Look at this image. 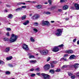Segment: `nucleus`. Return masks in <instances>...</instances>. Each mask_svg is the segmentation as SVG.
<instances>
[{
	"label": "nucleus",
	"mask_w": 79,
	"mask_h": 79,
	"mask_svg": "<svg viewBox=\"0 0 79 79\" xmlns=\"http://www.w3.org/2000/svg\"><path fill=\"white\" fill-rule=\"evenodd\" d=\"M18 35H15L14 34H12L11 35V36L9 40V41L10 43H13L14 42H16L18 39Z\"/></svg>",
	"instance_id": "f257e3e1"
},
{
	"label": "nucleus",
	"mask_w": 79,
	"mask_h": 79,
	"mask_svg": "<svg viewBox=\"0 0 79 79\" xmlns=\"http://www.w3.org/2000/svg\"><path fill=\"white\" fill-rule=\"evenodd\" d=\"M64 46L63 44H62L61 45H60V48H63Z\"/></svg>",
	"instance_id": "a19ab883"
},
{
	"label": "nucleus",
	"mask_w": 79,
	"mask_h": 79,
	"mask_svg": "<svg viewBox=\"0 0 79 79\" xmlns=\"http://www.w3.org/2000/svg\"><path fill=\"white\" fill-rule=\"evenodd\" d=\"M40 53L43 55H47L48 53V50L47 49H44L40 51Z\"/></svg>",
	"instance_id": "7ed1b4c3"
},
{
	"label": "nucleus",
	"mask_w": 79,
	"mask_h": 79,
	"mask_svg": "<svg viewBox=\"0 0 79 79\" xmlns=\"http://www.w3.org/2000/svg\"><path fill=\"white\" fill-rule=\"evenodd\" d=\"M50 64H47L44 66V69L45 70H48V69H50Z\"/></svg>",
	"instance_id": "6e6552de"
},
{
	"label": "nucleus",
	"mask_w": 79,
	"mask_h": 79,
	"mask_svg": "<svg viewBox=\"0 0 79 79\" xmlns=\"http://www.w3.org/2000/svg\"><path fill=\"white\" fill-rule=\"evenodd\" d=\"M49 72L52 74H54L55 71H54V70L53 69H51L50 70Z\"/></svg>",
	"instance_id": "b1692460"
},
{
	"label": "nucleus",
	"mask_w": 79,
	"mask_h": 79,
	"mask_svg": "<svg viewBox=\"0 0 79 79\" xmlns=\"http://www.w3.org/2000/svg\"><path fill=\"white\" fill-rule=\"evenodd\" d=\"M67 0H60V2L61 3H64V2H65Z\"/></svg>",
	"instance_id": "473e14b6"
},
{
	"label": "nucleus",
	"mask_w": 79,
	"mask_h": 79,
	"mask_svg": "<svg viewBox=\"0 0 79 79\" xmlns=\"http://www.w3.org/2000/svg\"><path fill=\"white\" fill-rule=\"evenodd\" d=\"M41 75L43 77L44 79H49L50 77L49 75L45 73H42Z\"/></svg>",
	"instance_id": "20e7f679"
},
{
	"label": "nucleus",
	"mask_w": 79,
	"mask_h": 79,
	"mask_svg": "<svg viewBox=\"0 0 79 79\" xmlns=\"http://www.w3.org/2000/svg\"><path fill=\"white\" fill-rule=\"evenodd\" d=\"M36 75H37L38 76H40V73H36Z\"/></svg>",
	"instance_id": "5fc2aeb1"
},
{
	"label": "nucleus",
	"mask_w": 79,
	"mask_h": 79,
	"mask_svg": "<svg viewBox=\"0 0 79 79\" xmlns=\"http://www.w3.org/2000/svg\"><path fill=\"white\" fill-rule=\"evenodd\" d=\"M79 64L77 63L75 64L73 66H74V68H75V69H77L78 68H79Z\"/></svg>",
	"instance_id": "2eb2a0df"
},
{
	"label": "nucleus",
	"mask_w": 79,
	"mask_h": 79,
	"mask_svg": "<svg viewBox=\"0 0 79 79\" xmlns=\"http://www.w3.org/2000/svg\"><path fill=\"white\" fill-rule=\"evenodd\" d=\"M71 77L72 79H74L76 78V76L75 75L72 76Z\"/></svg>",
	"instance_id": "bb28decb"
},
{
	"label": "nucleus",
	"mask_w": 79,
	"mask_h": 79,
	"mask_svg": "<svg viewBox=\"0 0 79 79\" xmlns=\"http://www.w3.org/2000/svg\"><path fill=\"white\" fill-rule=\"evenodd\" d=\"M26 17H27V16H26V15H24L23 16H22L21 18V19L22 20H23L24 19H26Z\"/></svg>",
	"instance_id": "412c9836"
},
{
	"label": "nucleus",
	"mask_w": 79,
	"mask_h": 79,
	"mask_svg": "<svg viewBox=\"0 0 79 79\" xmlns=\"http://www.w3.org/2000/svg\"><path fill=\"white\" fill-rule=\"evenodd\" d=\"M77 75V77H79V73H77L76 74Z\"/></svg>",
	"instance_id": "6e6d98bb"
},
{
	"label": "nucleus",
	"mask_w": 79,
	"mask_h": 79,
	"mask_svg": "<svg viewBox=\"0 0 79 79\" xmlns=\"http://www.w3.org/2000/svg\"><path fill=\"white\" fill-rule=\"evenodd\" d=\"M30 40L31 41V42H34V39H33V38L32 37H31V38Z\"/></svg>",
	"instance_id": "f704fd0d"
},
{
	"label": "nucleus",
	"mask_w": 79,
	"mask_h": 79,
	"mask_svg": "<svg viewBox=\"0 0 79 79\" xmlns=\"http://www.w3.org/2000/svg\"><path fill=\"white\" fill-rule=\"evenodd\" d=\"M5 73L6 74H8V75L10 74V72H9V71H7Z\"/></svg>",
	"instance_id": "7c9ffc66"
},
{
	"label": "nucleus",
	"mask_w": 79,
	"mask_h": 79,
	"mask_svg": "<svg viewBox=\"0 0 79 79\" xmlns=\"http://www.w3.org/2000/svg\"><path fill=\"white\" fill-rule=\"evenodd\" d=\"M29 62L30 63L34 64L35 63H37V61L35 60H30L29 61Z\"/></svg>",
	"instance_id": "f3484780"
},
{
	"label": "nucleus",
	"mask_w": 79,
	"mask_h": 79,
	"mask_svg": "<svg viewBox=\"0 0 79 79\" xmlns=\"http://www.w3.org/2000/svg\"><path fill=\"white\" fill-rule=\"evenodd\" d=\"M6 35L7 36H10V35L9 34V33L8 32L6 34Z\"/></svg>",
	"instance_id": "603ef678"
},
{
	"label": "nucleus",
	"mask_w": 79,
	"mask_h": 79,
	"mask_svg": "<svg viewBox=\"0 0 79 79\" xmlns=\"http://www.w3.org/2000/svg\"><path fill=\"white\" fill-rule=\"evenodd\" d=\"M40 17V15L37 14L34 15L32 17V18L33 19H34L35 20V19H39V17Z\"/></svg>",
	"instance_id": "39448f33"
},
{
	"label": "nucleus",
	"mask_w": 79,
	"mask_h": 79,
	"mask_svg": "<svg viewBox=\"0 0 79 79\" xmlns=\"http://www.w3.org/2000/svg\"><path fill=\"white\" fill-rule=\"evenodd\" d=\"M58 47H60V45L58 46H54L52 50V51L54 52H58L59 51Z\"/></svg>",
	"instance_id": "423d86ee"
},
{
	"label": "nucleus",
	"mask_w": 79,
	"mask_h": 79,
	"mask_svg": "<svg viewBox=\"0 0 79 79\" xmlns=\"http://www.w3.org/2000/svg\"><path fill=\"white\" fill-rule=\"evenodd\" d=\"M52 64H56V61H54L53 62V63H52Z\"/></svg>",
	"instance_id": "8fccbe9b"
},
{
	"label": "nucleus",
	"mask_w": 79,
	"mask_h": 79,
	"mask_svg": "<svg viewBox=\"0 0 79 79\" xmlns=\"http://www.w3.org/2000/svg\"><path fill=\"white\" fill-rule=\"evenodd\" d=\"M68 56V54H65L64 55V57H66L67 56Z\"/></svg>",
	"instance_id": "de8ad7c7"
},
{
	"label": "nucleus",
	"mask_w": 79,
	"mask_h": 79,
	"mask_svg": "<svg viewBox=\"0 0 79 79\" xmlns=\"http://www.w3.org/2000/svg\"><path fill=\"white\" fill-rule=\"evenodd\" d=\"M34 69H30L31 71H34Z\"/></svg>",
	"instance_id": "4d7b16f0"
},
{
	"label": "nucleus",
	"mask_w": 79,
	"mask_h": 79,
	"mask_svg": "<svg viewBox=\"0 0 79 79\" xmlns=\"http://www.w3.org/2000/svg\"><path fill=\"white\" fill-rule=\"evenodd\" d=\"M60 61H63L64 60H66V59H64V58H62V59H61L60 60Z\"/></svg>",
	"instance_id": "a18cd8bd"
},
{
	"label": "nucleus",
	"mask_w": 79,
	"mask_h": 79,
	"mask_svg": "<svg viewBox=\"0 0 79 79\" xmlns=\"http://www.w3.org/2000/svg\"><path fill=\"white\" fill-rule=\"evenodd\" d=\"M29 16H32V14H30L29 15Z\"/></svg>",
	"instance_id": "338daca9"
},
{
	"label": "nucleus",
	"mask_w": 79,
	"mask_h": 79,
	"mask_svg": "<svg viewBox=\"0 0 79 79\" xmlns=\"http://www.w3.org/2000/svg\"><path fill=\"white\" fill-rule=\"evenodd\" d=\"M23 49L25 50H29V47H28V45L26 44H23L22 47Z\"/></svg>",
	"instance_id": "0eeeda50"
},
{
	"label": "nucleus",
	"mask_w": 79,
	"mask_h": 79,
	"mask_svg": "<svg viewBox=\"0 0 79 79\" xmlns=\"http://www.w3.org/2000/svg\"><path fill=\"white\" fill-rule=\"evenodd\" d=\"M33 25L34 26H39V23L37 22L34 23H33Z\"/></svg>",
	"instance_id": "a878e982"
},
{
	"label": "nucleus",
	"mask_w": 79,
	"mask_h": 79,
	"mask_svg": "<svg viewBox=\"0 0 79 79\" xmlns=\"http://www.w3.org/2000/svg\"><path fill=\"white\" fill-rule=\"evenodd\" d=\"M56 8V6H53L52 7L50 8V10L51 11H52V10H55Z\"/></svg>",
	"instance_id": "393cba45"
},
{
	"label": "nucleus",
	"mask_w": 79,
	"mask_h": 79,
	"mask_svg": "<svg viewBox=\"0 0 79 79\" xmlns=\"http://www.w3.org/2000/svg\"><path fill=\"white\" fill-rule=\"evenodd\" d=\"M6 31H11V29L10 28H6Z\"/></svg>",
	"instance_id": "4c0bfd02"
},
{
	"label": "nucleus",
	"mask_w": 79,
	"mask_h": 79,
	"mask_svg": "<svg viewBox=\"0 0 79 79\" xmlns=\"http://www.w3.org/2000/svg\"><path fill=\"white\" fill-rule=\"evenodd\" d=\"M27 6H21V7L17 8V9L15 10L16 11H18L19 10H22V8H26Z\"/></svg>",
	"instance_id": "1a4fd4ad"
},
{
	"label": "nucleus",
	"mask_w": 79,
	"mask_h": 79,
	"mask_svg": "<svg viewBox=\"0 0 79 79\" xmlns=\"http://www.w3.org/2000/svg\"><path fill=\"white\" fill-rule=\"evenodd\" d=\"M10 67H11V68H12V67H13V65H12V64H9Z\"/></svg>",
	"instance_id": "09e8293b"
},
{
	"label": "nucleus",
	"mask_w": 79,
	"mask_h": 79,
	"mask_svg": "<svg viewBox=\"0 0 79 79\" xmlns=\"http://www.w3.org/2000/svg\"><path fill=\"white\" fill-rule=\"evenodd\" d=\"M4 12H6V13H7V12H8V10H4Z\"/></svg>",
	"instance_id": "bf43d9fd"
},
{
	"label": "nucleus",
	"mask_w": 79,
	"mask_h": 79,
	"mask_svg": "<svg viewBox=\"0 0 79 79\" xmlns=\"http://www.w3.org/2000/svg\"><path fill=\"white\" fill-rule=\"evenodd\" d=\"M36 7H37L38 9H40L41 8H42V5H38L36 6Z\"/></svg>",
	"instance_id": "4be33fe9"
},
{
	"label": "nucleus",
	"mask_w": 79,
	"mask_h": 79,
	"mask_svg": "<svg viewBox=\"0 0 79 79\" xmlns=\"http://www.w3.org/2000/svg\"><path fill=\"white\" fill-rule=\"evenodd\" d=\"M29 58H34V56L33 55H31L29 56Z\"/></svg>",
	"instance_id": "2f4dec72"
},
{
	"label": "nucleus",
	"mask_w": 79,
	"mask_h": 79,
	"mask_svg": "<svg viewBox=\"0 0 79 79\" xmlns=\"http://www.w3.org/2000/svg\"><path fill=\"white\" fill-rule=\"evenodd\" d=\"M41 24L43 26H50L51 25V24H50L49 22L47 21H44V20L41 21Z\"/></svg>",
	"instance_id": "f03ea898"
},
{
	"label": "nucleus",
	"mask_w": 79,
	"mask_h": 79,
	"mask_svg": "<svg viewBox=\"0 0 79 79\" xmlns=\"http://www.w3.org/2000/svg\"><path fill=\"white\" fill-rule=\"evenodd\" d=\"M77 45H79V40H78L77 41Z\"/></svg>",
	"instance_id": "e2e57ef3"
},
{
	"label": "nucleus",
	"mask_w": 79,
	"mask_h": 79,
	"mask_svg": "<svg viewBox=\"0 0 79 79\" xmlns=\"http://www.w3.org/2000/svg\"><path fill=\"white\" fill-rule=\"evenodd\" d=\"M45 14H46V15H50L51 14V13L50 12L48 11L46 12Z\"/></svg>",
	"instance_id": "72a5a7b5"
},
{
	"label": "nucleus",
	"mask_w": 79,
	"mask_h": 79,
	"mask_svg": "<svg viewBox=\"0 0 79 79\" xmlns=\"http://www.w3.org/2000/svg\"><path fill=\"white\" fill-rule=\"evenodd\" d=\"M4 40L5 42H6V41L8 40V38H4Z\"/></svg>",
	"instance_id": "cd10ccee"
},
{
	"label": "nucleus",
	"mask_w": 79,
	"mask_h": 79,
	"mask_svg": "<svg viewBox=\"0 0 79 79\" xmlns=\"http://www.w3.org/2000/svg\"><path fill=\"white\" fill-rule=\"evenodd\" d=\"M22 4H23V5H26V3L22 2Z\"/></svg>",
	"instance_id": "69168bd1"
},
{
	"label": "nucleus",
	"mask_w": 79,
	"mask_h": 79,
	"mask_svg": "<svg viewBox=\"0 0 79 79\" xmlns=\"http://www.w3.org/2000/svg\"><path fill=\"white\" fill-rule=\"evenodd\" d=\"M48 2L49 3L50 5H52V1L51 0H48Z\"/></svg>",
	"instance_id": "58836bf2"
},
{
	"label": "nucleus",
	"mask_w": 79,
	"mask_h": 79,
	"mask_svg": "<svg viewBox=\"0 0 79 79\" xmlns=\"http://www.w3.org/2000/svg\"><path fill=\"white\" fill-rule=\"evenodd\" d=\"M66 53H69V54H71L73 53V51L72 50H67L65 51Z\"/></svg>",
	"instance_id": "f8f14e48"
},
{
	"label": "nucleus",
	"mask_w": 79,
	"mask_h": 79,
	"mask_svg": "<svg viewBox=\"0 0 79 79\" xmlns=\"http://www.w3.org/2000/svg\"><path fill=\"white\" fill-rule=\"evenodd\" d=\"M13 15L11 14H9L8 15V18H9L10 19H12L13 18Z\"/></svg>",
	"instance_id": "a211bd4d"
},
{
	"label": "nucleus",
	"mask_w": 79,
	"mask_h": 79,
	"mask_svg": "<svg viewBox=\"0 0 79 79\" xmlns=\"http://www.w3.org/2000/svg\"><path fill=\"white\" fill-rule=\"evenodd\" d=\"M35 76V74L34 73H32L31 75V77H34Z\"/></svg>",
	"instance_id": "e433bc0d"
},
{
	"label": "nucleus",
	"mask_w": 79,
	"mask_h": 79,
	"mask_svg": "<svg viewBox=\"0 0 79 79\" xmlns=\"http://www.w3.org/2000/svg\"><path fill=\"white\" fill-rule=\"evenodd\" d=\"M21 4H22V2H19L18 3H17V5H21Z\"/></svg>",
	"instance_id": "864d4df0"
},
{
	"label": "nucleus",
	"mask_w": 79,
	"mask_h": 79,
	"mask_svg": "<svg viewBox=\"0 0 79 79\" xmlns=\"http://www.w3.org/2000/svg\"><path fill=\"white\" fill-rule=\"evenodd\" d=\"M76 58V56L74 55H72L71 56L69 57V60H71L72 59H74Z\"/></svg>",
	"instance_id": "dca6fc26"
},
{
	"label": "nucleus",
	"mask_w": 79,
	"mask_h": 79,
	"mask_svg": "<svg viewBox=\"0 0 79 79\" xmlns=\"http://www.w3.org/2000/svg\"><path fill=\"white\" fill-rule=\"evenodd\" d=\"M6 7H8V8H10V7H11V6L10 5L6 4Z\"/></svg>",
	"instance_id": "79ce46f5"
},
{
	"label": "nucleus",
	"mask_w": 79,
	"mask_h": 79,
	"mask_svg": "<svg viewBox=\"0 0 79 79\" xmlns=\"http://www.w3.org/2000/svg\"><path fill=\"white\" fill-rule=\"evenodd\" d=\"M33 31H35V32H37V31H38V30L35 28H34L33 29Z\"/></svg>",
	"instance_id": "37998d69"
},
{
	"label": "nucleus",
	"mask_w": 79,
	"mask_h": 79,
	"mask_svg": "<svg viewBox=\"0 0 79 79\" xmlns=\"http://www.w3.org/2000/svg\"><path fill=\"white\" fill-rule=\"evenodd\" d=\"M50 57H48L47 59V61H50Z\"/></svg>",
	"instance_id": "49530a36"
},
{
	"label": "nucleus",
	"mask_w": 79,
	"mask_h": 79,
	"mask_svg": "<svg viewBox=\"0 0 79 79\" xmlns=\"http://www.w3.org/2000/svg\"><path fill=\"white\" fill-rule=\"evenodd\" d=\"M51 23H55V21H51Z\"/></svg>",
	"instance_id": "052dcab7"
},
{
	"label": "nucleus",
	"mask_w": 79,
	"mask_h": 79,
	"mask_svg": "<svg viewBox=\"0 0 79 79\" xmlns=\"http://www.w3.org/2000/svg\"><path fill=\"white\" fill-rule=\"evenodd\" d=\"M3 63H4L3 61L2 60H0V64H3Z\"/></svg>",
	"instance_id": "c03bdc74"
},
{
	"label": "nucleus",
	"mask_w": 79,
	"mask_h": 79,
	"mask_svg": "<svg viewBox=\"0 0 79 79\" xmlns=\"http://www.w3.org/2000/svg\"><path fill=\"white\" fill-rule=\"evenodd\" d=\"M10 48L9 47L6 48V49L4 50V52H6V53H7L9 51H10Z\"/></svg>",
	"instance_id": "4468645a"
},
{
	"label": "nucleus",
	"mask_w": 79,
	"mask_h": 79,
	"mask_svg": "<svg viewBox=\"0 0 79 79\" xmlns=\"http://www.w3.org/2000/svg\"><path fill=\"white\" fill-rule=\"evenodd\" d=\"M68 73L69 76H71L73 75V73L70 72H69Z\"/></svg>",
	"instance_id": "c85d7f7f"
},
{
	"label": "nucleus",
	"mask_w": 79,
	"mask_h": 79,
	"mask_svg": "<svg viewBox=\"0 0 79 79\" xmlns=\"http://www.w3.org/2000/svg\"><path fill=\"white\" fill-rule=\"evenodd\" d=\"M45 4H48V2H45Z\"/></svg>",
	"instance_id": "774afa93"
},
{
	"label": "nucleus",
	"mask_w": 79,
	"mask_h": 79,
	"mask_svg": "<svg viewBox=\"0 0 79 79\" xmlns=\"http://www.w3.org/2000/svg\"><path fill=\"white\" fill-rule=\"evenodd\" d=\"M76 40H77V39H74V40L73 41V42H76Z\"/></svg>",
	"instance_id": "3c124183"
},
{
	"label": "nucleus",
	"mask_w": 79,
	"mask_h": 79,
	"mask_svg": "<svg viewBox=\"0 0 79 79\" xmlns=\"http://www.w3.org/2000/svg\"><path fill=\"white\" fill-rule=\"evenodd\" d=\"M63 28L60 29V36H61V35L62 32H63Z\"/></svg>",
	"instance_id": "6ab92c4d"
},
{
	"label": "nucleus",
	"mask_w": 79,
	"mask_h": 79,
	"mask_svg": "<svg viewBox=\"0 0 79 79\" xmlns=\"http://www.w3.org/2000/svg\"><path fill=\"white\" fill-rule=\"evenodd\" d=\"M51 68H54L55 67V65L52 63H51Z\"/></svg>",
	"instance_id": "c756f323"
},
{
	"label": "nucleus",
	"mask_w": 79,
	"mask_h": 79,
	"mask_svg": "<svg viewBox=\"0 0 79 79\" xmlns=\"http://www.w3.org/2000/svg\"><path fill=\"white\" fill-rule=\"evenodd\" d=\"M56 72H59V71H60V69H56Z\"/></svg>",
	"instance_id": "13d9d810"
},
{
	"label": "nucleus",
	"mask_w": 79,
	"mask_h": 79,
	"mask_svg": "<svg viewBox=\"0 0 79 79\" xmlns=\"http://www.w3.org/2000/svg\"><path fill=\"white\" fill-rule=\"evenodd\" d=\"M40 70V69L39 68H37L35 69V71H39Z\"/></svg>",
	"instance_id": "c9c22d12"
},
{
	"label": "nucleus",
	"mask_w": 79,
	"mask_h": 79,
	"mask_svg": "<svg viewBox=\"0 0 79 79\" xmlns=\"http://www.w3.org/2000/svg\"><path fill=\"white\" fill-rule=\"evenodd\" d=\"M12 58H13V57L11 56H10L9 57H7L6 58V60L8 61L9 60H11V59H12Z\"/></svg>",
	"instance_id": "5701e85b"
},
{
	"label": "nucleus",
	"mask_w": 79,
	"mask_h": 79,
	"mask_svg": "<svg viewBox=\"0 0 79 79\" xmlns=\"http://www.w3.org/2000/svg\"><path fill=\"white\" fill-rule=\"evenodd\" d=\"M68 6L67 5H65L63 7V9L64 10H66L68 9Z\"/></svg>",
	"instance_id": "ddd939ff"
},
{
	"label": "nucleus",
	"mask_w": 79,
	"mask_h": 79,
	"mask_svg": "<svg viewBox=\"0 0 79 79\" xmlns=\"http://www.w3.org/2000/svg\"><path fill=\"white\" fill-rule=\"evenodd\" d=\"M55 35L56 36H60V29H58L56 31Z\"/></svg>",
	"instance_id": "9d476101"
},
{
	"label": "nucleus",
	"mask_w": 79,
	"mask_h": 79,
	"mask_svg": "<svg viewBox=\"0 0 79 79\" xmlns=\"http://www.w3.org/2000/svg\"><path fill=\"white\" fill-rule=\"evenodd\" d=\"M28 23H29V21L28 20H27L25 22L23 23V24L26 26L28 24Z\"/></svg>",
	"instance_id": "aec40b11"
},
{
	"label": "nucleus",
	"mask_w": 79,
	"mask_h": 79,
	"mask_svg": "<svg viewBox=\"0 0 79 79\" xmlns=\"http://www.w3.org/2000/svg\"><path fill=\"white\" fill-rule=\"evenodd\" d=\"M67 65H64L62 67V68H67Z\"/></svg>",
	"instance_id": "ea45409f"
},
{
	"label": "nucleus",
	"mask_w": 79,
	"mask_h": 79,
	"mask_svg": "<svg viewBox=\"0 0 79 79\" xmlns=\"http://www.w3.org/2000/svg\"><path fill=\"white\" fill-rule=\"evenodd\" d=\"M26 2H30V3H31V2H31V1H28Z\"/></svg>",
	"instance_id": "680f3d73"
},
{
	"label": "nucleus",
	"mask_w": 79,
	"mask_h": 79,
	"mask_svg": "<svg viewBox=\"0 0 79 79\" xmlns=\"http://www.w3.org/2000/svg\"><path fill=\"white\" fill-rule=\"evenodd\" d=\"M75 7L77 10H79V4L78 3H75L74 5Z\"/></svg>",
	"instance_id": "9b49d317"
},
{
	"label": "nucleus",
	"mask_w": 79,
	"mask_h": 79,
	"mask_svg": "<svg viewBox=\"0 0 79 79\" xmlns=\"http://www.w3.org/2000/svg\"><path fill=\"white\" fill-rule=\"evenodd\" d=\"M32 2V3H36V1H33V2Z\"/></svg>",
	"instance_id": "0e129e2a"
}]
</instances>
